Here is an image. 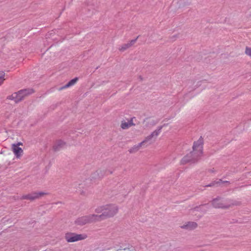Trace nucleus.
<instances>
[{
	"label": "nucleus",
	"mask_w": 251,
	"mask_h": 251,
	"mask_svg": "<svg viewBox=\"0 0 251 251\" xmlns=\"http://www.w3.org/2000/svg\"><path fill=\"white\" fill-rule=\"evenodd\" d=\"M134 125V124L133 123L132 120H131L128 122H122L121 127L122 129H126Z\"/></svg>",
	"instance_id": "obj_14"
},
{
	"label": "nucleus",
	"mask_w": 251,
	"mask_h": 251,
	"mask_svg": "<svg viewBox=\"0 0 251 251\" xmlns=\"http://www.w3.org/2000/svg\"><path fill=\"white\" fill-rule=\"evenodd\" d=\"M220 182H222V180L220 179L218 181H217V182L214 181V182H212V183H211L206 185V186H207V187L213 186H214L215 185V184L218 183H219Z\"/></svg>",
	"instance_id": "obj_22"
},
{
	"label": "nucleus",
	"mask_w": 251,
	"mask_h": 251,
	"mask_svg": "<svg viewBox=\"0 0 251 251\" xmlns=\"http://www.w3.org/2000/svg\"><path fill=\"white\" fill-rule=\"evenodd\" d=\"M4 76V74L3 72H1V73H0V85H1L3 83L4 80V78H3Z\"/></svg>",
	"instance_id": "obj_20"
},
{
	"label": "nucleus",
	"mask_w": 251,
	"mask_h": 251,
	"mask_svg": "<svg viewBox=\"0 0 251 251\" xmlns=\"http://www.w3.org/2000/svg\"><path fill=\"white\" fill-rule=\"evenodd\" d=\"M138 38V37H137L136 38H135V39H133V40H132L130 41L129 43H128L127 44H129L130 45V47L132 46L137 41V38Z\"/></svg>",
	"instance_id": "obj_21"
},
{
	"label": "nucleus",
	"mask_w": 251,
	"mask_h": 251,
	"mask_svg": "<svg viewBox=\"0 0 251 251\" xmlns=\"http://www.w3.org/2000/svg\"><path fill=\"white\" fill-rule=\"evenodd\" d=\"M245 53L251 57V48L247 47L246 48Z\"/></svg>",
	"instance_id": "obj_19"
},
{
	"label": "nucleus",
	"mask_w": 251,
	"mask_h": 251,
	"mask_svg": "<svg viewBox=\"0 0 251 251\" xmlns=\"http://www.w3.org/2000/svg\"><path fill=\"white\" fill-rule=\"evenodd\" d=\"M8 99L14 100L16 103L20 101L23 99V95L19 94L18 92L12 94L11 95L8 97Z\"/></svg>",
	"instance_id": "obj_10"
},
{
	"label": "nucleus",
	"mask_w": 251,
	"mask_h": 251,
	"mask_svg": "<svg viewBox=\"0 0 251 251\" xmlns=\"http://www.w3.org/2000/svg\"><path fill=\"white\" fill-rule=\"evenodd\" d=\"M86 234H76L74 233H67L65 235V239L68 242H74L84 240L87 238Z\"/></svg>",
	"instance_id": "obj_4"
},
{
	"label": "nucleus",
	"mask_w": 251,
	"mask_h": 251,
	"mask_svg": "<svg viewBox=\"0 0 251 251\" xmlns=\"http://www.w3.org/2000/svg\"><path fill=\"white\" fill-rule=\"evenodd\" d=\"M129 47H130V45L128 44L127 43V44H124V45H123L122 46L120 47L119 50L123 51L126 50L127 49H128Z\"/></svg>",
	"instance_id": "obj_18"
},
{
	"label": "nucleus",
	"mask_w": 251,
	"mask_h": 251,
	"mask_svg": "<svg viewBox=\"0 0 251 251\" xmlns=\"http://www.w3.org/2000/svg\"><path fill=\"white\" fill-rule=\"evenodd\" d=\"M97 221H98L97 215L92 214L79 217L75 220V223L77 225L83 226Z\"/></svg>",
	"instance_id": "obj_3"
},
{
	"label": "nucleus",
	"mask_w": 251,
	"mask_h": 251,
	"mask_svg": "<svg viewBox=\"0 0 251 251\" xmlns=\"http://www.w3.org/2000/svg\"><path fill=\"white\" fill-rule=\"evenodd\" d=\"M162 126H159L157 129L152 132L150 135L148 136L145 139V141L146 142L151 140L154 137H157L159 134L161 132Z\"/></svg>",
	"instance_id": "obj_9"
},
{
	"label": "nucleus",
	"mask_w": 251,
	"mask_h": 251,
	"mask_svg": "<svg viewBox=\"0 0 251 251\" xmlns=\"http://www.w3.org/2000/svg\"><path fill=\"white\" fill-rule=\"evenodd\" d=\"M65 145V143L62 140L57 141L53 145V149L55 151L59 150Z\"/></svg>",
	"instance_id": "obj_12"
},
{
	"label": "nucleus",
	"mask_w": 251,
	"mask_h": 251,
	"mask_svg": "<svg viewBox=\"0 0 251 251\" xmlns=\"http://www.w3.org/2000/svg\"><path fill=\"white\" fill-rule=\"evenodd\" d=\"M78 78L75 77L72 80H71L69 82H68L65 85H64L62 88H67L70 86L74 85L77 81Z\"/></svg>",
	"instance_id": "obj_16"
},
{
	"label": "nucleus",
	"mask_w": 251,
	"mask_h": 251,
	"mask_svg": "<svg viewBox=\"0 0 251 251\" xmlns=\"http://www.w3.org/2000/svg\"><path fill=\"white\" fill-rule=\"evenodd\" d=\"M197 224L194 222H188L185 224L181 226L180 227L181 228L187 229V230H193L197 227Z\"/></svg>",
	"instance_id": "obj_8"
},
{
	"label": "nucleus",
	"mask_w": 251,
	"mask_h": 251,
	"mask_svg": "<svg viewBox=\"0 0 251 251\" xmlns=\"http://www.w3.org/2000/svg\"><path fill=\"white\" fill-rule=\"evenodd\" d=\"M145 143H147L146 141H145V140H143L141 143H139L138 145L134 146L133 147L130 148L129 150V151L130 153H134L136 151H137Z\"/></svg>",
	"instance_id": "obj_13"
},
{
	"label": "nucleus",
	"mask_w": 251,
	"mask_h": 251,
	"mask_svg": "<svg viewBox=\"0 0 251 251\" xmlns=\"http://www.w3.org/2000/svg\"><path fill=\"white\" fill-rule=\"evenodd\" d=\"M203 206H207V204H204V205H203Z\"/></svg>",
	"instance_id": "obj_23"
},
{
	"label": "nucleus",
	"mask_w": 251,
	"mask_h": 251,
	"mask_svg": "<svg viewBox=\"0 0 251 251\" xmlns=\"http://www.w3.org/2000/svg\"><path fill=\"white\" fill-rule=\"evenodd\" d=\"M118 211V208L117 205L114 204L107 205L105 206V209L102 214L98 215V220L100 221L106 218L114 216Z\"/></svg>",
	"instance_id": "obj_2"
},
{
	"label": "nucleus",
	"mask_w": 251,
	"mask_h": 251,
	"mask_svg": "<svg viewBox=\"0 0 251 251\" xmlns=\"http://www.w3.org/2000/svg\"><path fill=\"white\" fill-rule=\"evenodd\" d=\"M46 194H47V193H46L45 192H34L31 193L27 194V195H23L22 197V199L33 201L35 199H38Z\"/></svg>",
	"instance_id": "obj_5"
},
{
	"label": "nucleus",
	"mask_w": 251,
	"mask_h": 251,
	"mask_svg": "<svg viewBox=\"0 0 251 251\" xmlns=\"http://www.w3.org/2000/svg\"><path fill=\"white\" fill-rule=\"evenodd\" d=\"M212 204L215 208H227L229 207V205H226L222 202L220 198H216L213 200Z\"/></svg>",
	"instance_id": "obj_6"
},
{
	"label": "nucleus",
	"mask_w": 251,
	"mask_h": 251,
	"mask_svg": "<svg viewBox=\"0 0 251 251\" xmlns=\"http://www.w3.org/2000/svg\"><path fill=\"white\" fill-rule=\"evenodd\" d=\"M19 94L23 95V99L27 95L31 94L33 92V90L32 89H25L19 91L18 92Z\"/></svg>",
	"instance_id": "obj_15"
},
{
	"label": "nucleus",
	"mask_w": 251,
	"mask_h": 251,
	"mask_svg": "<svg viewBox=\"0 0 251 251\" xmlns=\"http://www.w3.org/2000/svg\"><path fill=\"white\" fill-rule=\"evenodd\" d=\"M106 174L105 170H98L92 174L91 178L93 179H99L101 178Z\"/></svg>",
	"instance_id": "obj_7"
},
{
	"label": "nucleus",
	"mask_w": 251,
	"mask_h": 251,
	"mask_svg": "<svg viewBox=\"0 0 251 251\" xmlns=\"http://www.w3.org/2000/svg\"><path fill=\"white\" fill-rule=\"evenodd\" d=\"M12 150L17 158H20L22 156L23 151L22 149L19 147L17 145L13 144L12 145Z\"/></svg>",
	"instance_id": "obj_11"
},
{
	"label": "nucleus",
	"mask_w": 251,
	"mask_h": 251,
	"mask_svg": "<svg viewBox=\"0 0 251 251\" xmlns=\"http://www.w3.org/2000/svg\"><path fill=\"white\" fill-rule=\"evenodd\" d=\"M203 139L201 137L193 146V151L185 156L181 161V164L187 163H195L199 160L202 154Z\"/></svg>",
	"instance_id": "obj_1"
},
{
	"label": "nucleus",
	"mask_w": 251,
	"mask_h": 251,
	"mask_svg": "<svg viewBox=\"0 0 251 251\" xmlns=\"http://www.w3.org/2000/svg\"><path fill=\"white\" fill-rule=\"evenodd\" d=\"M21 144H21V143H18V145H21Z\"/></svg>",
	"instance_id": "obj_24"
},
{
	"label": "nucleus",
	"mask_w": 251,
	"mask_h": 251,
	"mask_svg": "<svg viewBox=\"0 0 251 251\" xmlns=\"http://www.w3.org/2000/svg\"><path fill=\"white\" fill-rule=\"evenodd\" d=\"M104 209H105V206H102L100 207H99L97 208L95 210L96 212L97 213H101L102 214L103 212H104Z\"/></svg>",
	"instance_id": "obj_17"
}]
</instances>
